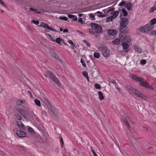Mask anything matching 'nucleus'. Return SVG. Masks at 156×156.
<instances>
[{
	"label": "nucleus",
	"instance_id": "obj_1",
	"mask_svg": "<svg viewBox=\"0 0 156 156\" xmlns=\"http://www.w3.org/2000/svg\"><path fill=\"white\" fill-rule=\"evenodd\" d=\"M44 76L46 77H49L59 87H60L61 86L60 81L52 72L50 71H47L44 74Z\"/></svg>",
	"mask_w": 156,
	"mask_h": 156
},
{
	"label": "nucleus",
	"instance_id": "obj_2",
	"mask_svg": "<svg viewBox=\"0 0 156 156\" xmlns=\"http://www.w3.org/2000/svg\"><path fill=\"white\" fill-rule=\"evenodd\" d=\"M128 23V20L126 18H123L121 19L120 22V31L122 34L123 33L126 32V30L125 29V28Z\"/></svg>",
	"mask_w": 156,
	"mask_h": 156
},
{
	"label": "nucleus",
	"instance_id": "obj_3",
	"mask_svg": "<svg viewBox=\"0 0 156 156\" xmlns=\"http://www.w3.org/2000/svg\"><path fill=\"white\" fill-rule=\"evenodd\" d=\"M154 26L150 25L148 24H147L143 27L140 28V30L143 33H149V32L153 30L154 29Z\"/></svg>",
	"mask_w": 156,
	"mask_h": 156
},
{
	"label": "nucleus",
	"instance_id": "obj_4",
	"mask_svg": "<svg viewBox=\"0 0 156 156\" xmlns=\"http://www.w3.org/2000/svg\"><path fill=\"white\" fill-rule=\"evenodd\" d=\"M90 25L92 27L93 30L96 31V32H95V34L100 33L102 32L103 30L101 27L99 26L98 24L91 23Z\"/></svg>",
	"mask_w": 156,
	"mask_h": 156
},
{
	"label": "nucleus",
	"instance_id": "obj_5",
	"mask_svg": "<svg viewBox=\"0 0 156 156\" xmlns=\"http://www.w3.org/2000/svg\"><path fill=\"white\" fill-rule=\"evenodd\" d=\"M46 102L49 105H50V107L48 108V112H51L52 114L55 116H57L58 115V112L55 110V108L51 105L49 101L44 98Z\"/></svg>",
	"mask_w": 156,
	"mask_h": 156
},
{
	"label": "nucleus",
	"instance_id": "obj_6",
	"mask_svg": "<svg viewBox=\"0 0 156 156\" xmlns=\"http://www.w3.org/2000/svg\"><path fill=\"white\" fill-rule=\"evenodd\" d=\"M126 32L123 33L122 34V33L120 32V34H119V37L121 40L123 41L125 39L126 41L128 42L131 41V39L129 36L125 35V33Z\"/></svg>",
	"mask_w": 156,
	"mask_h": 156
},
{
	"label": "nucleus",
	"instance_id": "obj_7",
	"mask_svg": "<svg viewBox=\"0 0 156 156\" xmlns=\"http://www.w3.org/2000/svg\"><path fill=\"white\" fill-rule=\"evenodd\" d=\"M101 51L104 56L108 57L110 56V54L109 51L106 47H104L102 48Z\"/></svg>",
	"mask_w": 156,
	"mask_h": 156
},
{
	"label": "nucleus",
	"instance_id": "obj_8",
	"mask_svg": "<svg viewBox=\"0 0 156 156\" xmlns=\"http://www.w3.org/2000/svg\"><path fill=\"white\" fill-rule=\"evenodd\" d=\"M40 26L41 27L46 28L48 30H51V31L54 32H57V31H56L55 29L52 28L50 27L49 26L48 24L42 22H40Z\"/></svg>",
	"mask_w": 156,
	"mask_h": 156
},
{
	"label": "nucleus",
	"instance_id": "obj_9",
	"mask_svg": "<svg viewBox=\"0 0 156 156\" xmlns=\"http://www.w3.org/2000/svg\"><path fill=\"white\" fill-rule=\"evenodd\" d=\"M136 96L142 98L144 100L147 101V97L141 92L139 90H136Z\"/></svg>",
	"mask_w": 156,
	"mask_h": 156
},
{
	"label": "nucleus",
	"instance_id": "obj_10",
	"mask_svg": "<svg viewBox=\"0 0 156 156\" xmlns=\"http://www.w3.org/2000/svg\"><path fill=\"white\" fill-rule=\"evenodd\" d=\"M138 82H140V85L142 86L145 88L148 87L147 85L148 83L146 82L144 79L140 78Z\"/></svg>",
	"mask_w": 156,
	"mask_h": 156
},
{
	"label": "nucleus",
	"instance_id": "obj_11",
	"mask_svg": "<svg viewBox=\"0 0 156 156\" xmlns=\"http://www.w3.org/2000/svg\"><path fill=\"white\" fill-rule=\"evenodd\" d=\"M17 135L20 137H24L26 136V133L25 132L21 130H17L16 132Z\"/></svg>",
	"mask_w": 156,
	"mask_h": 156
},
{
	"label": "nucleus",
	"instance_id": "obj_12",
	"mask_svg": "<svg viewBox=\"0 0 156 156\" xmlns=\"http://www.w3.org/2000/svg\"><path fill=\"white\" fill-rule=\"evenodd\" d=\"M107 32L108 34L110 36H114L118 33L116 30L113 29H108L107 30Z\"/></svg>",
	"mask_w": 156,
	"mask_h": 156
},
{
	"label": "nucleus",
	"instance_id": "obj_13",
	"mask_svg": "<svg viewBox=\"0 0 156 156\" xmlns=\"http://www.w3.org/2000/svg\"><path fill=\"white\" fill-rule=\"evenodd\" d=\"M126 87L130 92L136 95V94L137 92L136 90H138L128 85L126 86Z\"/></svg>",
	"mask_w": 156,
	"mask_h": 156
},
{
	"label": "nucleus",
	"instance_id": "obj_14",
	"mask_svg": "<svg viewBox=\"0 0 156 156\" xmlns=\"http://www.w3.org/2000/svg\"><path fill=\"white\" fill-rule=\"evenodd\" d=\"M126 87L130 92L136 95V94L137 92L136 90H138L128 85L126 86Z\"/></svg>",
	"mask_w": 156,
	"mask_h": 156
},
{
	"label": "nucleus",
	"instance_id": "obj_15",
	"mask_svg": "<svg viewBox=\"0 0 156 156\" xmlns=\"http://www.w3.org/2000/svg\"><path fill=\"white\" fill-rule=\"evenodd\" d=\"M129 77L133 80H135L137 82H138L140 78V77L133 74H131L129 75Z\"/></svg>",
	"mask_w": 156,
	"mask_h": 156
},
{
	"label": "nucleus",
	"instance_id": "obj_16",
	"mask_svg": "<svg viewBox=\"0 0 156 156\" xmlns=\"http://www.w3.org/2000/svg\"><path fill=\"white\" fill-rule=\"evenodd\" d=\"M122 46L124 51L127 52L129 51L128 49L129 47V44L127 43L123 42L122 43Z\"/></svg>",
	"mask_w": 156,
	"mask_h": 156
},
{
	"label": "nucleus",
	"instance_id": "obj_17",
	"mask_svg": "<svg viewBox=\"0 0 156 156\" xmlns=\"http://www.w3.org/2000/svg\"><path fill=\"white\" fill-rule=\"evenodd\" d=\"M16 123L18 126L21 129H25L24 125L20 121H16Z\"/></svg>",
	"mask_w": 156,
	"mask_h": 156
},
{
	"label": "nucleus",
	"instance_id": "obj_18",
	"mask_svg": "<svg viewBox=\"0 0 156 156\" xmlns=\"http://www.w3.org/2000/svg\"><path fill=\"white\" fill-rule=\"evenodd\" d=\"M53 54H52V56L61 63H62V61L60 57L55 52H53Z\"/></svg>",
	"mask_w": 156,
	"mask_h": 156
},
{
	"label": "nucleus",
	"instance_id": "obj_19",
	"mask_svg": "<svg viewBox=\"0 0 156 156\" xmlns=\"http://www.w3.org/2000/svg\"><path fill=\"white\" fill-rule=\"evenodd\" d=\"M135 49L136 51L138 54H141L142 52L141 49L137 46H136L135 47Z\"/></svg>",
	"mask_w": 156,
	"mask_h": 156
},
{
	"label": "nucleus",
	"instance_id": "obj_20",
	"mask_svg": "<svg viewBox=\"0 0 156 156\" xmlns=\"http://www.w3.org/2000/svg\"><path fill=\"white\" fill-rule=\"evenodd\" d=\"M126 8L128 10H130L132 9V4L130 2H128L126 3Z\"/></svg>",
	"mask_w": 156,
	"mask_h": 156
},
{
	"label": "nucleus",
	"instance_id": "obj_21",
	"mask_svg": "<svg viewBox=\"0 0 156 156\" xmlns=\"http://www.w3.org/2000/svg\"><path fill=\"white\" fill-rule=\"evenodd\" d=\"M68 17L70 19H72L73 21H76L77 20V17L76 16L72 15H68Z\"/></svg>",
	"mask_w": 156,
	"mask_h": 156
},
{
	"label": "nucleus",
	"instance_id": "obj_22",
	"mask_svg": "<svg viewBox=\"0 0 156 156\" xmlns=\"http://www.w3.org/2000/svg\"><path fill=\"white\" fill-rule=\"evenodd\" d=\"M98 94L99 96V99L100 100H101L104 99V96L103 94L101 91L98 92Z\"/></svg>",
	"mask_w": 156,
	"mask_h": 156
},
{
	"label": "nucleus",
	"instance_id": "obj_23",
	"mask_svg": "<svg viewBox=\"0 0 156 156\" xmlns=\"http://www.w3.org/2000/svg\"><path fill=\"white\" fill-rule=\"evenodd\" d=\"M112 42L114 44H118L120 43V40L119 38H117L114 40Z\"/></svg>",
	"mask_w": 156,
	"mask_h": 156
},
{
	"label": "nucleus",
	"instance_id": "obj_24",
	"mask_svg": "<svg viewBox=\"0 0 156 156\" xmlns=\"http://www.w3.org/2000/svg\"><path fill=\"white\" fill-rule=\"evenodd\" d=\"M110 82L114 84L117 89H119L118 87V84L116 83L115 81V80L113 79H111L110 80Z\"/></svg>",
	"mask_w": 156,
	"mask_h": 156
},
{
	"label": "nucleus",
	"instance_id": "obj_25",
	"mask_svg": "<svg viewBox=\"0 0 156 156\" xmlns=\"http://www.w3.org/2000/svg\"><path fill=\"white\" fill-rule=\"evenodd\" d=\"M156 23V18H154L151 20L150 22V25L153 26V25L155 24Z\"/></svg>",
	"mask_w": 156,
	"mask_h": 156
},
{
	"label": "nucleus",
	"instance_id": "obj_26",
	"mask_svg": "<svg viewBox=\"0 0 156 156\" xmlns=\"http://www.w3.org/2000/svg\"><path fill=\"white\" fill-rule=\"evenodd\" d=\"M119 11H115L112 14V16H113V18L114 19H115L118 15Z\"/></svg>",
	"mask_w": 156,
	"mask_h": 156
},
{
	"label": "nucleus",
	"instance_id": "obj_27",
	"mask_svg": "<svg viewBox=\"0 0 156 156\" xmlns=\"http://www.w3.org/2000/svg\"><path fill=\"white\" fill-rule=\"evenodd\" d=\"M156 6V3L155 2L154 4V5L150 9L149 11V12L151 13L153 12L156 9V7L155 6Z\"/></svg>",
	"mask_w": 156,
	"mask_h": 156
},
{
	"label": "nucleus",
	"instance_id": "obj_28",
	"mask_svg": "<svg viewBox=\"0 0 156 156\" xmlns=\"http://www.w3.org/2000/svg\"><path fill=\"white\" fill-rule=\"evenodd\" d=\"M35 104L38 106H41V102L40 101L37 99H35L34 101Z\"/></svg>",
	"mask_w": 156,
	"mask_h": 156
},
{
	"label": "nucleus",
	"instance_id": "obj_29",
	"mask_svg": "<svg viewBox=\"0 0 156 156\" xmlns=\"http://www.w3.org/2000/svg\"><path fill=\"white\" fill-rule=\"evenodd\" d=\"M23 102L25 103V101H23V100H19L17 101L16 103L17 105H22V104L23 103Z\"/></svg>",
	"mask_w": 156,
	"mask_h": 156
},
{
	"label": "nucleus",
	"instance_id": "obj_30",
	"mask_svg": "<svg viewBox=\"0 0 156 156\" xmlns=\"http://www.w3.org/2000/svg\"><path fill=\"white\" fill-rule=\"evenodd\" d=\"M94 58H100V54L98 52H95L94 53Z\"/></svg>",
	"mask_w": 156,
	"mask_h": 156
},
{
	"label": "nucleus",
	"instance_id": "obj_31",
	"mask_svg": "<svg viewBox=\"0 0 156 156\" xmlns=\"http://www.w3.org/2000/svg\"><path fill=\"white\" fill-rule=\"evenodd\" d=\"M122 10L124 16H127L128 15L127 11L124 9H123Z\"/></svg>",
	"mask_w": 156,
	"mask_h": 156
},
{
	"label": "nucleus",
	"instance_id": "obj_32",
	"mask_svg": "<svg viewBox=\"0 0 156 156\" xmlns=\"http://www.w3.org/2000/svg\"><path fill=\"white\" fill-rule=\"evenodd\" d=\"M113 19H114L113 18V16H110L108 17L107 18L106 21L107 22H109L112 21L113 20Z\"/></svg>",
	"mask_w": 156,
	"mask_h": 156
},
{
	"label": "nucleus",
	"instance_id": "obj_33",
	"mask_svg": "<svg viewBox=\"0 0 156 156\" xmlns=\"http://www.w3.org/2000/svg\"><path fill=\"white\" fill-rule=\"evenodd\" d=\"M55 41L60 45L62 44L60 42L61 40L60 38H56L55 40Z\"/></svg>",
	"mask_w": 156,
	"mask_h": 156
},
{
	"label": "nucleus",
	"instance_id": "obj_34",
	"mask_svg": "<svg viewBox=\"0 0 156 156\" xmlns=\"http://www.w3.org/2000/svg\"><path fill=\"white\" fill-rule=\"evenodd\" d=\"M124 121H125L126 125L127 126V127L129 128H131V126H130L129 124L128 123L127 119H125L124 120Z\"/></svg>",
	"mask_w": 156,
	"mask_h": 156
},
{
	"label": "nucleus",
	"instance_id": "obj_35",
	"mask_svg": "<svg viewBox=\"0 0 156 156\" xmlns=\"http://www.w3.org/2000/svg\"><path fill=\"white\" fill-rule=\"evenodd\" d=\"M94 87L96 89H100L101 88V85L97 83H96L94 85Z\"/></svg>",
	"mask_w": 156,
	"mask_h": 156
},
{
	"label": "nucleus",
	"instance_id": "obj_36",
	"mask_svg": "<svg viewBox=\"0 0 156 156\" xmlns=\"http://www.w3.org/2000/svg\"><path fill=\"white\" fill-rule=\"evenodd\" d=\"M23 116L25 117L26 115L25 112L24 110L22 109L19 112Z\"/></svg>",
	"mask_w": 156,
	"mask_h": 156
},
{
	"label": "nucleus",
	"instance_id": "obj_37",
	"mask_svg": "<svg viewBox=\"0 0 156 156\" xmlns=\"http://www.w3.org/2000/svg\"><path fill=\"white\" fill-rule=\"evenodd\" d=\"M31 22L32 23H33L36 25H38L39 23V21H36L34 20H32L31 21Z\"/></svg>",
	"mask_w": 156,
	"mask_h": 156
},
{
	"label": "nucleus",
	"instance_id": "obj_38",
	"mask_svg": "<svg viewBox=\"0 0 156 156\" xmlns=\"http://www.w3.org/2000/svg\"><path fill=\"white\" fill-rule=\"evenodd\" d=\"M47 35L49 37V38L51 40L53 41H55V37L53 38L51 35L49 34H48Z\"/></svg>",
	"mask_w": 156,
	"mask_h": 156
},
{
	"label": "nucleus",
	"instance_id": "obj_39",
	"mask_svg": "<svg viewBox=\"0 0 156 156\" xmlns=\"http://www.w3.org/2000/svg\"><path fill=\"white\" fill-rule=\"evenodd\" d=\"M15 116L16 117V118H17V119L19 120H21L22 119V117L21 116L18 114H16L15 115Z\"/></svg>",
	"mask_w": 156,
	"mask_h": 156
},
{
	"label": "nucleus",
	"instance_id": "obj_40",
	"mask_svg": "<svg viewBox=\"0 0 156 156\" xmlns=\"http://www.w3.org/2000/svg\"><path fill=\"white\" fill-rule=\"evenodd\" d=\"M59 19L60 20H62L65 21H67L68 19V18L66 16H60L59 17Z\"/></svg>",
	"mask_w": 156,
	"mask_h": 156
},
{
	"label": "nucleus",
	"instance_id": "obj_41",
	"mask_svg": "<svg viewBox=\"0 0 156 156\" xmlns=\"http://www.w3.org/2000/svg\"><path fill=\"white\" fill-rule=\"evenodd\" d=\"M89 16L91 18L92 20H94L95 19L94 15L92 13H90L89 14Z\"/></svg>",
	"mask_w": 156,
	"mask_h": 156
},
{
	"label": "nucleus",
	"instance_id": "obj_42",
	"mask_svg": "<svg viewBox=\"0 0 156 156\" xmlns=\"http://www.w3.org/2000/svg\"><path fill=\"white\" fill-rule=\"evenodd\" d=\"M140 63L141 65H144L146 63V61L145 59H142L140 61Z\"/></svg>",
	"mask_w": 156,
	"mask_h": 156
},
{
	"label": "nucleus",
	"instance_id": "obj_43",
	"mask_svg": "<svg viewBox=\"0 0 156 156\" xmlns=\"http://www.w3.org/2000/svg\"><path fill=\"white\" fill-rule=\"evenodd\" d=\"M27 127L28 131L29 132L31 133H33L34 132V131L32 128L29 126H27Z\"/></svg>",
	"mask_w": 156,
	"mask_h": 156
},
{
	"label": "nucleus",
	"instance_id": "obj_44",
	"mask_svg": "<svg viewBox=\"0 0 156 156\" xmlns=\"http://www.w3.org/2000/svg\"><path fill=\"white\" fill-rule=\"evenodd\" d=\"M126 5V3L125 1H122L119 4V6H124Z\"/></svg>",
	"mask_w": 156,
	"mask_h": 156
},
{
	"label": "nucleus",
	"instance_id": "obj_45",
	"mask_svg": "<svg viewBox=\"0 0 156 156\" xmlns=\"http://www.w3.org/2000/svg\"><path fill=\"white\" fill-rule=\"evenodd\" d=\"M80 62L82 64L83 66L85 67L86 66V64L82 59H81Z\"/></svg>",
	"mask_w": 156,
	"mask_h": 156
},
{
	"label": "nucleus",
	"instance_id": "obj_46",
	"mask_svg": "<svg viewBox=\"0 0 156 156\" xmlns=\"http://www.w3.org/2000/svg\"><path fill=\"white\" fill-rule=\"evenodd\" d=\"M78 21L81 24H83V20L81 18H80L78 19Z\"/></svg>",
	"mask_w": 156,
	"mask_h": 156
},
{
	"label": "nucleus",
	"instance_id": "obj_47",
	"mask_svg": "<svg viewBox=\"0 0 156 156\" xmlns=\"http://www.w3.org/2000/svg\"><path fill=\"white\" fill-rule=\"evenodd\" d=\"M83 76L85 77H87L88 76V74L85 72L83 71Z\"/></svg>",
	"mask_w": 156,
	"mask_h": 156
},
{
	"label": "nucleus",
	"instance_id": "obj_48",
	"mask_svg": "<svg viewBox=\"0 0 156 156\" xmlns=\"http://www.w3.org/2000/svg\"><path fill=\"white\" fill-rule=\"evenodd\" d=\"M147 87H146V88H150L152 90H154V88H153V86H150L149 84H148V85H147Z\"/></svg>",
	"mask_w": 156,
	"mask_h": 156
},
{
	"label": "nucleus",
	"instance_id": "obj_49",
	"mask_svg": "<svg viewBox=\"0 0 156 156\" xmlns=\"http://www.w3.org/2000/svg\"><path fill=\"white\" fill-rule=\"evenodd\" d=\"M151 34L152 35H156V30L152 31L151 33Z\"/></svg>",
	"mask_w": 156,
	"mask_h": 156
},
{
	"label": "nucleus",
	"instance_id": "obj_50",
	"mask_svg": "<svg viewBox=\"0 0 156 156\" xmlns=\"http://www.w3.org/2000/svg\"><path fill=\"white\" fill-rule=\"evenodd\" d=\"M68 42L70 44H71L72 45H74V43H73V41L70 40H68Z\"/></svg>",
	"mask_w": 156,
	"mask_h": 156
},
{
	"label": "nucleus",
	"instance_id": "obj_51",
	"mask_svg": "<svg viewBox=\"0 0 156 156\" xmlns=\"http://www.w3.org/2000/svg\"><path fill=\"white\" fill-rule=\"evenodd\" d=\"M42 114L45 116H48L47 112H46V111L44 110L42 111Z\"/></svg>",
	"mask_w": 156,
	"mask_h": 156
},
{
	"label": "nucleus",
	"instance_id": "obj_52",
	"mask_svg": "<svg viewBox=\"0 0 156 156\" xmlns=\"http://www.w3.org/2000/svg\"><path fill=\"white\" fill-rule=\"evenodd\" d=\"M115 8L114 7H112V8L109 9L107 11V12H109L111 11H112L114 10Z\"/></svg>",
	"mask_w": 156,
	"mask_h": 156
},
{
	"label": "nucleus",
	"instance_id": "obj_53",
	"mask_svg": "<svg viewBox=\"0 0 156 156\" xmlns=\"http://www.w3.org/2000/svg\"><path fill=\"white\" fill-rule=\"evenodd\" d=\"M60 141V143L61 144V145L62 147L64 144L63 141V140L62 138H61V139Z\"/></svg>",
	"mask_w": 156,
	"mask_h": 156
},
{
	"label": "nucleus",
	"instance_id": "obj_54",
	"mask_svg": "<svg viewBox=\"0 0 156 156\" xmlns=\"http://www.w3.org/2000/svg\"><path fill=\"white\" fill-rule=\"evenodd\" d=\"M0 4L3 5V6L6 7V5L4 4V2L2 1V0H0Z\"/></svg>",
	"mask_w": 156,
	"mask_h": 156
},
{
	"label": "nucleus",
	"instance_id": "obj_55",
	"mask_svg": "<svg viewBox=\"0 0 156 156\" xmlns=\"http://www.w3.org/2000/svg\"><path fill=\"white\" fill-rule=\"evenodd\" d=\"M89 32L90 34H94V35H95L96 34L95 33H94L92 30H89Z\"/></svg>",
	"mask_w": 156,
	"mask_h": 156
},
{
	"label": "nucleus",
	"instance_id": "obj_56",
	"mask_svg": "<svg viewBox=\"0 0 156 156\" xmlns=\"http://www.w3.org/2000/svg\"><path fill=\"white\" fill-rule=\"evenodd\" d=\"M22 109H21L20 108H17L16 109L17 111L18 112H20V111H21V110Z\"/></svg>",
	"mask_w": 156,
	"mask_h": 156
},
{
	"label": "nucleus",
	"instance_id": "obj_57",
	"mask_svg": "<svg viewBox=\"0 0 156 156\" xmlns=\"http://www.w3.org/2000/svg\"><path fill=\"white\" fill-rule=\"evenodd\" d=\"M63 32L64 33L67 32H68V30L67 29H65L63 30Z\"/></svg>",
	"mask_w": 156,
	"mask_h": 156
},
{
	"label": "nucleus",
	"instance_id": "obj_58",
	"mask_svg": "<svg viewBox=\"0 0 156 156\" xmlns=\"http://www.w3.org/2000/svg\"><path fill=\"white\" fill-rule=\"evenodd\" d=\"M86 44H87V45L88 47H90V46H91V44L89 43L88 42H87L86 43Z\"/></svg>",
	"mask_w": 156,
	"mask_h": 156
},
{
	"label": "nucleus",
	"instance_id": "obj_59",
	"mask_svg": "<svg viewBox=\"0 0 156 156\" xmlns=\"http://www.w3.org/2000/svg\"><path fill=\"white\" fill-rule=\"evenodd\" d=\"M91 152L93 153L95 152L94 151V149H93L92 148H91Z\"/></svg>",
	"mask_w": 156,
	"mask_h": 156
},
{
	"label": "nucleus",
	"instance_id": "obj_60",
	"mask_svg": "<svg viewBox=\"0 0 156 156\" xmlns=\"http://www.w3.org/2000/svg\"><path fill=\"white\" fill-rule=\"evenodd\" d=\"M30 10H32V11H35L36 10V9H33L32 8H30Z\"/></svg>",
	"mask_w": 156,
	"mask_h": 156
},
{
	"label": "nucleus",
	"instance_id": "obj_61",
	"mask_svg": "<svg viewBox=\"0 0 156 156\" xmlns=\"http://www.w3.org/2000/svg\"><path fill=\"white\" fill-rule=\"evenodd\" d=\"M96 13H97V14H102V12H100V11H98Z\"/></svg>",
	"mask_w": 156,
	"mask_h": 156
},
{
	"label": "nucleus",
	"instance_id": "obj_62",
	"mask_svg": "<svg viewBox=\"0 0 156 156\" xmlns=\"http://www.w3.org/2000/svg\"><path fill=\"white\" fill-rule=\"evenodd\" d=\"M97 16H98L100 17H104L102 15H97Z\"/></svg>",
	"mask_w": 156,
	"mask_h": 156
},
{
	"label": "nucleus",
	"instance_id": "obj_63",
	"mask_svg": "<svg viewBox=\"0 0 156 156\" xmlns=\"http://www.w3.org/2000/svg\"><path fill=\"white\" fill-rule=\"evenodd\" d=\"M144 128L145 129L146 131L148 130V128L146 127H144Z\"/></svg>",
	"mask_w": 156,
	"mask_h": 156
},
{
	"label": "nucleus",
	"instance_id": "obj_64",
	"mask_svg": "<svg viewBox=\"0 0 156 156\" xmlns=\"http://www.w3.org/2000/svg\"><path fill=\"white\" fill-rule=\"evenodd\" d=\"M129 140L131 141H132V139L131 137H129Z\"/></svg>",
	"mask_w": 156,
	"mask_h": 156
}]
</instances>
